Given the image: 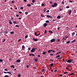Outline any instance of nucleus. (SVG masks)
Returning <instances> with one entry per match:
<instances>
[{"mask_svg":"<svg viewBox=\"0 0 77 77\" xmlns=\"http://www.w3.org/2000/svg\"><path fill=\"white\" fill-rule=\"evenodd\" d=\"M72 59L68 60L67 61V63H71V62H72Z\"/></svg>","mask_w":77,"mask_h":77,"instance_id":"f257e3e1","label":"nucleus"},{"mask_svg":"<svg viewBox=\"0 0 77 77\" xmlns=\"http://www.w3.org/2000/svg\"><path fill=\"white\" fill-rule=\"evenodd\" d=\"M31 52L32 53H34L35 51V48H32V49L31 50Z\"/></svg>","mask_w":77,"mask_h":77,"instance_id":"f03ea898","label":"nucleus"},{"mask_svg":"<svg viewBox=\"0 0 77 77\" xmlns=\"http://www.w3.org/2000/svg\"><path fill=\"white\" fill-rule=\"evenodd\" d=\"M55 39L53 38L52 39H51V42H55Z\"/></svg>","mask_w":77,"mask_h":77,"instance_id":"7ed1b4c3","label":"nucleus"},{"mask_svg":"<svg viewBox=\"0 0 77 77\" xmlns=\"http://www.w3.org/2000/svg\"><path fill=\"white\" fill-rule=\"evenodd\" d=\"M21 62V60H17L16 61V62H18V63H20Z\"/></svg>","mask_w":77,"mask_h":77,"instance_id":"20e7f679","label":"nucleus"},{"mask_svg":"<svg viewBox=\"0 0 77 77\" xmlns=\"http://www.w3.org/2000/svg\"><path fill=\"white\" fill-rule=\"evenodd\" d=\"M55 7H56L57 6V4L56 3H54V4Z\"/></svg>","mask_w":77,"mask_h":77,"instance_id":"39448f33","label":"nucleus"},{"mask_svg":"<svg viewBox=\"0 0 77 77\" xmlns=\"http://www.w3.org/2000/svg\"><path fill=\"white\" fill-rule=\"evenodd\" d=\"M33 40H34V41H38V39H35L34 38H33Z\"/></svg>","mask_w":77,"mask_h":77,"instance_id":"423d86ee","label":"nucleus"},{"mask_svg":"<svg viewBox=\"0 0 77 77\" xmlns=\"http://www.w3.org/2000/svg\"><path fill=\"white\" fill-rule=\"evenodd\" d=\"M47 26V24L46 23H45L43 25L44 27H46Z\"/></svg>","mask_w":77,"mask_h":77,"instance_id":"0eeeda50","label":"nucleus"},{"mask_svg":"<svg viewBox=\"0 0 77 77\" xmlns=\"http://www.w3.org/2000/svg\"><path fill=\"white\" fill-rule=\"evenodd\" d=\"M4 33H5V34H7L8 33V31H4Z\"/></svg>","mask_w":77,"mask_h":77,"instance_id":"6e6552de","label":"nucleus"},{"mask_svg":"<svg viewBox=\"0 0 77 77\" xmlns=\"http://www.w3.org/2000/svg\"><path fill=\"white\" fill-rule=\"evenodd\" d=\"M47 17H48V18H52V16H50L49 15H47Z\"/></svg>","mask_w":77,"mask_h":77,"instance_id":"1a4fd4ad","label":"nucleus"},{"mask_svg":"<svg viewBox=\"0 0 77 77\" xmlns=\"http://www.w3.org/2000/svg\"><path fill=\"white\" fill-rule=\"evenodd\" d=\"M51 67H52V66H53V67H54V66H53V63H52L50 64Z\"/></svg>","mask_w":77,"mask_h":77,"instance_id":"9d476101","label":"nucleus"},{"mask_svg":"<svg viewBox=\"0 0 77 77\" xmlns=\"http://www.w3.org/2000/svg\"><path fill=\"white\" fill-rule=\"evenodd\" d=\"M32 55L33 56H35V55L34 54H29V56H31Z\"/></svg>","mask_w":77,"mask_h":77,"instance_id":"9b49d317","label":"nucleus"},{"mask_svg":"<svg viewBox=\"0 0 77 77\" xmlns=\"http://www.w3.org/2000/svg\"><path fill=\"white\" fill-rule=\"evenodd\" d=\"M60 53H61V51L58 52L56 53V55H57L58 54H60Z\"/></svg>","mask_w":77,"mask_h":77,"instance_id":"f8f14e48","label":"nucleus"},{"mask_svg":"<svg viewBox=\"0 0 77 77\" xmlns=\"http://www.w3.org/2000/svg\"><path fill=\"white\" fill-rule=\"evenodd\" d=\"M57 18H58V19H60L61 18V17H60V16H58L57 17Z\"/></svg>","mask_w":77,"mask_h":77,"instance_id":"ddd939ff","label":"nucleus"},{"mask_svg":"<svg viewBox=\"0 0 77 77\" xmlns=\"http://www.w3.org/2000/svg\"><path fill=\"white\" fill-rule=\"evenodd\" d=\"M51 51H53V50H49L48 51V53H50Z\"/></svg>","mask_w":77,"mask_h":77,"instance_id":"4468645a","label":"nucleus"},{"mask_svg":"<svg viewBox=\"0 0 77 77\" xmlns=\"http://www.w3.org/2000/svg\"><path fill=\"white\" fill-rule=\"evenodd\" d=\"M27 6H28V7H30V6H31V5L29 4H27Z\"/></svg>","mask_w":77,"mask_h":77,"instance_id":"2eb2a0df","label":"nucleus"},{"mask_svg":"<svg viewBox=\"0 0 77 77\" xmlns=\"http://www.w3.org/2000/svg\"><path fill=\"white\" fill-rule=\"evenodd\" d=\"M45 54H46V52L45 51V52H43L42 54H43V55H44Z\"/></svg>","mask_w":77,"mask_h":77,"instance_id":"dca6fc26","label":"nucleus"},{"mask_svg":"<svg viewBox=\"0 0 77 77\" xmlns=\"http://www.w3.org/2000/svg\"><path fill=\"white\" fill-rule=\"evenodd\" d=\"M25 48V47L24 46V45H23L22 46V50H24V48Z\"/></svg>","mask_w":77,"mask_h":77,"instance_id":"f3484780","label":"nucleus"},{"mask_svg":"<svg viewBox=\"0 0 77 77\" xmlns=\"http://www.w3.org/2000/svg\"><path fill=\"white\" fill-rule=\"evenodd\" d=\"M72 36H73L74 35H75V32H73V33H72Z\"/></svg>","mask_w":77,"mask_h":77,"instance_id":"a211bd4d","label":"nucleus"},{"mask_svg":"<svg viewBox=\"0 0 77 77\" xmlns=\"http://www.w3.org/2000/svg\"><path fill=\"white\" fill-rule=\"evenodd\" d=\"M71 10H70L69 11V15H71Z\"/></svg>","mask_w":77,"mask_h":77,"instance_id":"6ab92c4d","label":"nucleus"},{"mask_svg":"<svg viewBox=\"0 0 77 77\" xmlns=\"http://www.w3.org/2000/svg\"><path fill=\"white\" fill-rule=\"evenodd\" d=\"M60 56V55H58L57 56L56 58L57 59V58H58V57H59Z\"/></svg>","mask_w":77,"mask_h":77,"instance_id":"aec40b11","label":"nucleus"},{"mask_svg":"<svg viewBox=\"0 0 77 77\" xmlns=\"http://www.w3.org/2000/svg\"><path fill=\"white\" fill-rule=\"evenodd\" d=\"M10 33H11V34H13L14 33V31H12V32H10Z\"/></svg>","mask_w":77,"mask_h":77,"instance_id":"412c9836","label":"nucleus"},{"mask_svg":"<svg viewBox=\"0 0 77 77\" xmlns=\"http://www.w3.org/2000/svg\"><path fill=\"white\" fill-rule=\"evenodd\" d=\"M34 60L35 62H38V59H35Z\"/></svg>","mask_w":77,"mask_h":77,"instance_id":"4be33fe9","label":"nucleus"},{"mask_svg":"<svg viewBox=\"0 0 77 77\" xmlns=\"http://www.w3.org/2000/svg\"><path fill=\"white\" fill-rule=\"evenodd\" d=\"M76 41H75V40H73V41H72L71 42H72V43L73 42H75Z\"/></svg>","mask_w":77,"mask_h":77,"instance_id":"5701e85b","label":"nucleus"},{"mask_svg":"<svg viewBox=\"0 0 77 77\" xmlns=\"http://www.w3.org/2000/svg\"><path fill=\"white\" fill-rule=\"evenodd\" d=\"M17 77H21V75H20V74H18L17 75Z\"/></svg>","mask_w":77,"mask_h":77,"instance_id":"b1692460","label":"nucleus"},{"mask_svg":"<svg viewBox=\"0 0 77 77\" xmlns=\"http://www.w3.org/2000/svg\"><path fill=\"white\" fill-rule=\"evenodd\" d=\"M7 73L8 74H11V72H7Z\"/></svg>","mask_w":77,"mask_h":77,"instance_id":"393cba45","label":"nucleus"},{"mask_svg":"<svg viewBox=\"0 0 77 77\" xmlns=\"http://www.w3.org/2000/svg\"><path fill=\"white\" fill-rule=\"evenodd\" d=\"M69 42H70V41H68L66 42V43H67V44H69Z\"/></svg>","mask_w":77,"mask_h":77,"instance_id":"a878e982","label":"nucleus"},{"mask_svg":"<svg viewBox=\"0 0 77 77\" xmlns=\"http://www.w3.org/2000/svg\"><path fill=\"white\" fill-rule=\"evenodd\" d=\"M46 23H49V21L47 20L46 21Z\"/></svg>","mask_w":77,"mask_h":77,"instance_id":"bb28decb","label":"nucleus"},{"mask_svg":"<svg viewBox=\"0 0 77 77\" xmlns=\"http://www.w3.org/2000/svg\"><path fill=\"white\" fill-rule=\"evenodd\" d=\"M42 72H44L45 71V69H42Z\"/></svg>","mask_w":77,"mask_h":77,"instance_id":"cd10ccee","label":"nucleus"},{"mask_svg":"<svg viewBox=\"0 0 77 77\" xmlns=\"http://www.w3.org/2000/svg\"><path fill=\"white\" fill-rule=\"evenodd\" d=\"M9 24H12V22H11V21H10L9 22Z\"/></svg>","mask_w":77,"mask_h":77,"instance_id":"c85d7f7f","label":"nucleus"},{"mask_svg":"<svg viewBox=\"0 0 77 77\" xmlns=\"http://www.w3.org/2000/svg\"><path fill=\"white\" fill-rule=\"evenodd\" d=\"M44 33H45V34H46V33H47V30H45V31Z\"/></svg>","mask_w":77,"mask_h":77,"instance_id":"c756f323","label":"nucleus"},{"mask_svg":"<svg viewBox=\"0 0 77 77\" xmlns=\"http://www.w3.org/2000/svg\"><path fill=\"white\" fill-rule=\"evenodd\" d=\"M0 62H3V60L2 59H0Z\"/></svg>","mask_w":77,"mask_h":77,"instance_id":"7c9ffc66","label":"nucleus"},{"mask_svg":"<svg viewBox=\"0 0 77 77\" xmlns=\"http://www.w3.org/2000/svg\"><path fill=\"white\" fill-rule=\"evenodd\" d=\"M68 73L66 72H64V74H68Z\"/></svg>","mask_w":77,"mask_h":77,"instance_id":"2f4dec72","label":"nucleus"},{"mask_svg":"<svg viewBox=\"0 0 77 77\" xmlns=\"http://www.w3.org/2000/svg\"><path fill=\"white\" fill-rule=\"evenodd\" d=\"M69 8V7L67 6L66 7V8H67V9Z\"/></svg>","mask_w":77,"mask_h":77,"instance_id":"473e14b6","label":"nucleus"},{"mask_svg":"<svg viewBox=\"0 0 77 77\" xmlns=\"http://www.w3.org/2000/svg\"><path fill=\"white\" fill-rule=\"evenodd\" d=\"M15 27H19V26L18 25H16L15 26Z\"/></svg>","mask_w":77,"mask_h":77,"instance_id":"72a5a7b5","label":"nucleus"},{"mask_svg":"<svg viewBox=\"0 0 77 77\" xmlns=\"http://www.w3.org/2000/svg\"><path fill=\"white\" fill-rule=\"evenodd\" d=\"M27 37H28V36L27 35H26L25 36V38H27Z\"/></svg>","mask_w":77,"mask_h":77,"instance_id":"f704fd0d","label":"nucleus"},{"mask_svg":"<svg viewBox=\"0 0 77 77\" xmlns=\"http://www.w3.org/2000/svg\"><path fill=\"white\" fill-rule=\"evenodd\" d=\"M25 14H26V15H27V14H28V12H25Z\"/></svg>","mask_w":77,"mask_h":77,"instance_id":"c9c22d12","label":"nucleus"},{"mask_svg":"<svg viewBox=\"0 0 77 77\" xmlns=\"http://www.w3.org/2000/svg\"><path fill=\"white\" fill-rule=\"evenodd\" d=\"M13 23H14V24H17V23L16 22V21H14L13 22Z\"/></svg>","mask_w":77,"mask_h":77,"instance_id":"e433bc0d","label":"nucleus"},{"mask_svg":"<svg viewBox=\"0 0 77 77\" xmlns=\"http://www.w3.org/2000/svg\"><path fill=\"white\" fill-rule=\"evenodd\" d=\"M50 3V4H51V5H52L53 4V2H49Z\"/></svg>","mask_w":77,"mask_h":77,"instance_id":"4c0bfd02","label":"nucleus"},{"mask_svg":"<svg viewBox=\"0 0 77 77\" xmlns=\"http://www.w3.org/2000/svg\"><path fill=\"white\" fill-rule=\"evenodd\" d=\"M5 77H8L9 76L8 75H5L4 76Z\"/></svg>","mask_w":77,"mask_h":77,"instance_id":"58836bf2","label":"nucleus"},{"mask_svg":"<svg viewBox=\"0 0 77 77\" xmlns=\"http://www.w3.org/2000/svg\"><path fill=\"white\" fill-rule=\"evenodd\" d=\"M75 73H71V74H70V75H74V74Z\"/></svg>","mask_w":77,"mask_h":77,"instance_id":"ea45409f","label":"nucleus"},{"mask_svg":"<svg viewBox=\"0 0 77 77\" xmlns=\"http://www.w3.org/2000/svg\"><path fill=\"white\" fill-rule=\"evenodd\" d=\"M49 12H50V11H49V10H48L46 11V12H47V13Z\"/></svg>","mask_w":77,"mask_h":77,"instance_id":"a19ab883","label":"nucleus"},{"mask_svg":"<svg viewBox=\"0 0 77 77\" xmlns=\"http://www.w3.org/2000/svg\"><path fill=\"white\" fill-rule=\"evenodd\" d=\"M19 14H22V12L21 11H19Z\"/></svg>","mask_w":77,"mask_h":77,"instance_id":"79ce46f5","label":"nucleus"},{"mask_svg":"<svg viewBox=\"0 0 77 77\" xmlns=\"http://www.w3.org/2000/svg\"><path fill=\"white\" fill-rule=\"evenodd\" d=\"M60 77H62V76H63V75L60 74Z\"/></svg>","mask_w":77,"mask_h":77,"instance_id":"37998d69","label":"nucleus"},{"mask_svg":"<svg viewBox=\"0 0 77 77\" xmlns=\"http://www.w3.org/2000/svg\"><path fill=\"white\" fill-rule=\"evenodd\" d=\"M5 41H6V40H5V39H4L2 41V42H5Z\"/></svg>","mask_w":77,"mask_h":77,"instance_id":"c03bdc74","label":"nucleus"},{"mask_svg":"<svg viewBox=\"0 0 77 77\" xmlns=\"http://www.w3.org/2000/svg\"><path fill=\"white\" fill-rule=\"evenodd\" d=\"M11 19L12 20H14V18L12 17V16H11Z\"/></svg>","mask_w":77,"mask_h":77,"instance_id":"a18cd8bd","label":"nucleus"},{"mask_svg":"<svg viewBox=\"0 0 77 77\" xmlns=\"http://www.w3.org/2000/svg\"><path fill=\"white\" fill-rule=\"evenodd\" d=\"M35 0H32V3H34L35 2Z\"/></svg>","mask_w":77,"mask_h":77,"instance_id":"49530a36","label":"nucleus"},{"mask_svg":"<svg viewBox=\"0 0 77 77\" xmlns=\"http://www.w3.org/2000/svg\"><path fill=\"white\" fill-rule=\"evenodd\" d=\"M14 2H15V1H12L11 2L12 3H14Z\"/></svg>","mask_w":77,"mask_h":77,"instance_id":"de8ad7c7","label":"nucleus"},{"mask_svg":"<svg viewBox=\"0 0 77 77\" xmlns=\"http://www.w3.org/2000/svg\"><path fill=\"white\" fill-rule=\"evenodd\" d=\"M52 8H54V7H55V6H54V5H53L52 6Z\"/></svg>","mask_w":77,"mask_h":77,"instance_id":"09e8293b","label":"nucleus"},{"mask_svg":"<svg viewBox=\"0 0 77 77\" xmlns=\"http://www.w3.org/2000/svg\"><path fill=\"white\" fill-rule=\"evenodd\" d=\"M42 6H44V4H42L41 5Z\"/></svg>","mask_w":77,"mask_h":77,"instance_id":"8fccbe9b","label":"nucleus"},{"mask_svg":"<svg viewBox=\"0 0 77 77\" xmlns=\"http://www.w3.org/2000/svg\"><path fill=\"white\" fill-rule=\"evenodd\" d=\"M50 55V56H53V54H51Z\"/></svg>","mask_w":77,"mask_h":77,"instance_id":"3c124183","label":"nucleus"},{"mask_svg":"<svg viewBox=\"0 0 77 77\" xmlns=\"http://www.w3.org/2000/svg\"><path fill=\"white\" fill-rule=\"evenodd\" d=\"M20 9H23V7H20Z\"/></svg>","mask_w":77,"mask_h":77,"instance_id":"603ef678","label":"nucleus"},{"mask_svg":"<svg viewBox=\"0 0 77 77\" xmlns=\"http://www.w3.org/2000/svg\"><path fill=\"white\" fill-rule=\"evenodd\" d=\"M34 35H36H36H36V32H35Z\"/></svg>","mask_w":77,"mask_h":77,"instance_id":"864d4df0","label":"nucleus"},{"mask_svg":"<svg viewBox=\"0 0 77 77\" xmlns=\"http://www.w3.org/2000/svg\"><path fill=\"white\" fill-rule=\"evenodd\" d=\"M14 65H13L11 66V67H14Z\"/></svg>","mask_w":77,"mask_h":77,"instance_id":"5fc2aeb1","label":"nucleus"},{"mask_svg":"<svg viewBox=\"0 0 77 77\" xmlns=\"http://www.w3.org/2000/svg\"><path fill=\"white\" fill-rule=\"evenodd\" d=\"M4 70L5 71H8V69H4Z\"/></svg>","mask_w":77,"mask_h":77,"instance_id":"6e6d98bb","label":"nucleus"},{"mask_svg":"<svg viewBox=\"0 0 77 77\" xmlns=\"http://www.w3.org/2000/svg\"><path fill=\"white\" fill-rule=\"evenodd\" d=\"M69 2H70V3H72V1H71V0H69Z\"/></svg>","mask_w":77,"mask_h":77,"instance_id":"4d7b16f0","label":"nucleus"},{"mask_svg":"<svg viewBox=\"0 0 77 77\" xmlns=\"http://www.w3.org/2000/svg\"><path fill=\"white\" fill-rule=\"evenodd\" d=\"M57 41L58 42H59V41H60V39H58Z\"/></svg>","mask_w":77,"mask_h":77,"instance_id":"13d9d810","label":"nucleus"},{"mask_svg":"<svg viewBox=\"0 0 77 77\" xmlns=\"http://www.w3.org/2000/svg\"><path fill=\"white\" fill-rule=\"evenodd\" d=\"M23 1L24 2H27V0H23Z\"/></svg>","mask_w":77,"mask_h":77,"instance_id":"bf43d9fd","label":"nucleus"},{"mask_svg":"<svg viewBox=\"0 0 77 77\" xmlns=\"http://www.w3.org/2000/svg\"><path fill=\"white\" fill-rule=\"evenodd\" d=\"M50 60V61H51L52 62H53V60L51 59Z\"/></svg>","mask_w":77,"mask_h":77,"instance_id":"052dcab7","label":"nucleus"},{"mask_svg":"<svg viewBox=\"0 0 77 77\" xmlns=\"http://www.w3.org/2000/svg\"><path fill=\"white\" fill-rule=\"evenodd\" d=\"M66 69H67V70H68V67H66Z\"/></svg>","mask_w":77,"mask_h":77,"instance_id":"680f3d73","label":"nucleus"},{"mask_svg":"<svg viewBox=\"0 0 77 77\" xmlns=\"http://www.w3.org/2000/svg\"><path fill=\"white\" fill-rule=\"evenodd\" d=\"M53 34V32L52 31H51V34Z\"/></svg>","mask_w":77,"mask_h":77,"instance_id":"e2e57ef3","label":"nucleus"},{"mask_svg":"<svg viewBox=\"0 0 77 77\" xmlns=\"http://www.w3.org/2000/svg\"><path fill=\"white\" fill-rule=\"evenodd\" d=\"M18 41H21V39H19L18 40Z\"/></svg>","mask_w":77,"mask_h":77,"instance_id":"0e129e2a","label":"nucleus"},{"mask_svg":"<svg viewBox=\"0 0 77 77\" xmlns=\"http://www.w3.org/2000/svg\"><path fill=\"white\" fill-rule=\"evenodd\" d=\"M62 8L60 9V11H62Z\"/></svg>","mask_w":77,"mask_h":77,"instance_id":"69168bd1","label":"nucleus"},{"mask_svg":"<svg viewBox=\"0 0 77 77\" xmlns=\"http://www.w3.org/2000/svg\"><path fill=\"white\" fill-rule=\"evenodd\" d=\"M62 3L63 4V5H64V2H62Z\"/></svg>","mask_w":77,"mask_h":77,"instance_id":"338daca9","label":"nucleus"},{"mask_svg":"<svg viewBox=\"0 0 77 77\" xmlns=\"http://www.w3.org/2000/svg\"><path fill=\"white\" fill-rule=\"evenodd\" d=\"M3 72L5 74H6V73H7V72Z\"/></svg>","mask_w":77,"mask_h":77,"instance_id":"774afa93","label":"nucleus"}]
</instances>
